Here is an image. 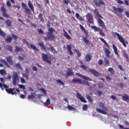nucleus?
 Listing matches in <instances>:
<instances>
[{"mask_svg": "<svg viewBox=\"0 0 129 129\" xmlns=\"http://www.w3.org/2000/svg\"><path fill=\"white\" fill-rule=\"evenodd\" d=\"M86 17L87 23H89V24H94V21H93V17L90 13H88L86 15Z\"/></svg>", "mask_w": 129, "mask_h": 129, "instance_id": "10", "label": "nucleus"}, {"mask_svg": "<svg viewBox=\"0 0 129 129\" xmlns=\"http://www.w3.org/2000/svg\"><path fill=\"white\" fill-rule=\"evenodd\" d=\"M77 76H78V77H80L81 78H83V79H85V80H88V78L87 77H85L79 73H76Z\"/></svg>", "mask_w": 129, "mask_h": 129, "instance_id": "31", "label": "nucleus"}, {"mask_svg": "<svg viewBox=\"0 0 129 129\" xmlns=\"http://www.w3.org/2000/svg\"><path fill=\"white\" fill-rule=\"evenodd\" d=\"M67 108L69 110H75V108L72 107L71 105H68L67 106Z\"/></svg>", "mask_w": 129, "mask_h": 129, "instance_id": "44", "label": "nucleus"}, {"mask_svg": "<svg viewBox=\"0 0 129 129\" xmlns=\"http://www.w3.org/2000/svg\"><path fill=\"white\" fill-rule=\"evenodd\" d=\"M27 7H28L27 4L24 3H22V7L23 8V9L25 10V13L26 14V15H28V16H29V15H31L32 14V12L31 11V10Z\"/></svg>", "mask_w": 129, "mask_h": 129, "instance_id": "7", "label": "nucleus"}, {"mask_svg": "<svg viewBox=\"0 0 129 129\" xmlns=\"http://www.w3.org/2000/svg\"><path fill=\"white\" fill-rule=\"evenodd\" d=\"M23 77L27 78V79H29V74H23Z\"/></svg>", "mask_w": 129, "mask_h": 129, "instance_id": "61", "label": "nucleus"}, {"mask_svg": "<svg viewBox=\"0 0 129 129\" xmlns=\"http://www.w3.org/2000/svg\"><path fill=\"white\" fill-rule=\"evenodd\" d=\"M6 5L7 7H9V8H11V7H12V4H11V2L9 1L7 2Z\"/></svg>", "mask_w": 129, "mask_h": 129, "instance_id": "53", "label": "nucleus"}, {"mask_svg": "<svg viewBox=\"0 0 129 129\" xmlns=\"http://www.w3.org/2000/svg\"><path fill=\"white\" fill-rule=\"evenodd\" d=\"M124 4L126 6H129V0H125Z\"/></svg>", "mask_w": 129, "mask_h": 129, "instance_id": "64", "label": "nucleus"}, {"mask_svg": "<svg viewBox=\"0 0 129 129\" xmlns=\"http://www.w3.org/2000/svg\"><path fill=\"white\" fill-rule=\"evenodd\" d=\"M122 99L124 101H128L129 100V96L126 94H124L123 96H122Z\"/></svg>", "mask_w": 129, "mask_h": 129, "instance_id": "23", "label": "nucleus"}, {"mask_svg": "<svg viewBox=\"0 0 129 129\" xmlns=\"http://www.w3.org/2000/svg\"><path fill=\"white\" fill-rule=\"evenodd\" d=\"M83 40H84L85 43H86V44H88V43H89V40H88L86 37H84Z\"/></svg>", "mask_w": 129, "mask_h": 129, "instance_id": "49", "label": "nucleus"}, {"mask_svg": "<svg viewBox=\"0 0 129 129\" xmlns=\"http://www.w3.org/2000/svg\"><path fill=\"white\" fill-rule=\"evenodd\" d=\"M108 70V72L110 73V74H112L113 75V74L115 73V71L112 68H109Z\"/></svg>", "mask_w": 129, "mask_h": 129, "instance_id": "37", "label": "nucleus"}, {"mask_svg": "<svg viewBox=\"0 0 129 129\" xmlns=\"http://www.w3.org/2000/svg\"><path fill=\"white\" fill-rule=\"evenodd\" d=\"M40 91H42L43 93L45 94V95H47V91H46L45 89L43 88H40Z\"/></svg>", "mask_w": 129, "mask_h": 129, "instance_id": "47", "label": "nucleus"}, {"mask_svg": "<svg viewBox=\"0 0 129 129\" xmlns=\"http://www.w3.org/2000/svg\"><path fill=\"white\" fill-rule=\"evenodd\" d=\"M16 67L17 68H19V69L22 68V66H21V64L19 63L16 64Z\"/></svg>", "mask_w": 129, "mask_h": 129, "instance_id": "59", "label": "nucleus"}, {"mask_svg": "<svg viewBox=\"0 0 129 129\" xmlns=\"http://www.w3.org/2000/svg\"><path fill=\"white\" fill-rule=\"evenodd\" d=\"M112 36L113 37H117L119 40L120 38H122V37L120 36V35H119V33H117V32H113Z\"/></svg>", "mask_w": 129, "mask_h": 129, "instance_id": "34", "label": "nucleus"}, {"mask_svg": "<svg viewBox=\"0 0 129 129\" xmlns=\"http://www.w3.org/2000/svg\"><path fill=\"white\" fill-rule=\"evenodd\" d=\"M76 97L78 99H80V100H81L82 102H84V103H86L87 102V101H86V100H85L84 98H83V96H82V95H81V94H80V93H77Z\"/></svg>", "mask_w": 129, "mask_h": 129, "instance_id": "12", "label": "nucleus"}, {"mask_svg": "<svg viewBox=\"0 0 129 129\" xmlns=\"http://www.w3.org/2000/svg\"><path fill=\"white\" fill-rule=\"evenodd\" d=\"M0 61L2 63H4V64H5V65H6L7 67H8V68H10V67H11L10 66V64H9V63H8V62H7V61H6V60L2 59Z\"/></svg>", "mask_w": 129, "mask_h": 129, "instance_id": "35", "label": "nucleus"}, {"mask_svg": "<svg viewBox=\"0 0 129 129\" xmlns=\"http://www.w3.org/2000/svg\"><path fill=\"white\" fill-rule=\"evenodd\" d=\"M83 83L84 84H86L87 86H90V84H89V82H88L87 81H84Z\"/></svg>", "mask_w": 129, "mask_h": 129, "instance_id": "56", "label": "nucleus"}, {"mask_svg": "<svg viewBox=\"0 0 129 129\" xmlns=\"http://www.w3.org/2000/svg\"><path fill=\"white\" fill-rule=\"evenodd\" d=\"M86 97L90 102H92L93 101V100H92V98H91V96L90 95H86Z\"/></svg>", "mask_w": 129, "mask_h": 129, "instance_id": "39", "label": "nucleus"}, {"mask_svg": "<svg viewBox=\"0 0 129 129\" xmlns=\"http://www.w3.org/2000/svg\"><path fill=\"white\" fill-rule=\"evenodd\" d=\"M83 110H87L88 109V106L87 105H84L83 106Z\"/></svg>", "mask_w": 129, "mask_h": 129, "instance_id": "52", "label": "nucleus"}, {"mask_svg": "<svg viewBox=\"0 0 129 129\" xmlns=\"http://www.w3.org/2000/svg\"><path fill=\"white\" fill-rule=\"evenodd\" d=\"M99 39L101 42H102V43H104L105 46H106L107 47L109 48V45L108 44V43H107V42H106V41H105V40H104V39H103L102 37H99Z\"/></svg>", "mask_w": 129, "mask_h": 129, "instance_id": "28", "label": "nucleus"}, {"mask_svg": "<svg viewBox=\"0 0 129 129\" xmlns=\"http://www.w3.org/2000/svg\"><path fill=\"white\" fill-rule=\"evenodd\" d=\"M6 50L7 51H9V52H11V53L13 52V46H12V45H6Z\"/></svg>", "mask_w": 129, "mask_h": 129, "instance_id": "32", "label": "nucleus"}, {"mask_svg": "<svg viewBox=\"0 0 129 129\" xmlns=\"http://www.w3.org/2000/svg\"><path fill=\"white\" fill-rule=\"evenodd\" d=\"M12 36L13 39H14V40H17L18 36H17V35H16L15 34H12Z\"/></svg>", "mask_w": 129, "mask_h": 129, "instance_id": "63", "label": "nucleus"}, {"mask_svg": "<svg viewBox=\"0 0 129 129\" xmlns=\"http://www.w3.org/2000/svg\"><path fill=\"white\" fill-rule=\"evenodd\" d=\"M104 62L105 63V66H109V60L107 58H104Z\"/></svg>", "mask_w": 129, "mask_h": 129, "instance_id": "40", "label": "nucleus"}, {"mask_svg": "<svg viewBox=\"0 0 129 129\" xmlns=\"http://www.w3.org/2000/svg\"><path fill=\"white\" fill-rule=\"evenodd\" d=\"M27 45L28 46L30 45L31 49H33V50H34V51H36V52H39V49H38L37 47L35 46L34 44L31 43V44H27Z\"/></svg>", "mask_w": 129, "mask_h": 129, "instance_id": "22", "label": "nucleus"}, {"mask_svg": "<svg viewBox=\"0 0 129 129\" xmlns=\"http://www.w3.org/2000/svg\"><path fill=\"white\" fill-rule=\"evenodd\" d=\"M0 74L1 75H6L7 74V73L6 72V71L4 69H2L0 70Z\"/></svg>", "mask_w": 129, "mask_h": 129, "instance_id": "43", "label": "nucleus"}, {"mask_svg": "<svg viewBox=\"0 0 129 129\" xmlns=\"http://www.w3.org/2000/svg\"><path fill=\"white\" fill-rule=\"evenodd\" d=\"M104 50L105 53L106 57L107 58H110V54H111L110 50L107 48H104Z\"/></svg>", "mask_w": 129, "mask_h": 129, "instance_id": "16", "label": "nucleus"}, {"mask_svg": "<svg viewBox=\"0 0 129 129\" xmlns=\"http://www.w3.org/2000/svg\"><path fill=\"white\" fill-rule=\"evenodd\" d=\"M38 32L39 34H41V35H44V31H43V30L41 28H39L37 29Z\"/></svg>", "mask_w": 129, "mask_h": 129, "instance_id": "46", "label": "nucleus"}, {"mask_svg": "<svg viewBox=\"0 0 129 129\" xmlns=\"http://www.w3.org/2000/svg\"><path fill=\"white\" fill-rule=\"evenodd\" d=\"M122 55L124 58H125L127 62L129 61L128 54L125 53V50L122 51Z\"/></svg>", "mask_w": 129, "mask_h": 129, "instance_id": "26", "label": "nucleus"}, {"mask_svg": "<svg viewBox=\"0 0 129 129\" xmlns=\"http://www.w3.org/2000/svg\"><path fill=\"white\" fill-rule=\"evenodd\" d=\"M113 50L117 57H119V54H118V51H117V47L114 44L112 45Z\"/></svg>", "mask_w": 129, "mask_h": 129, "instance_id": "19", "label": "nucleus"}, {"mask_svg": "<svg viewBox=\"0 0 129 129\" xmlns=\"http://www.w3.org/2000/svg\"><path fill=\"white\" fill-rule=\"evenodd\" d=\"M63 32H64V34H63L64 37L67 38V39H68V40H71V39H72L71 36H70V35H69V34H68L67 32H66L64 30H63Z\"/></svg>", "mask_w": 129, "mask_h": 129, "instance_id": "27", "label": "nucleus"}, {"mask_svg": "<svg viewBox=\"0 0 129 129\" xmlns=\"http://www.w3.org/2000/svg\"><path fill=\"white\" fill-rule=\"evenodd\" d=\"M112 9H113L114 13L115 15L117 16V17H119V18H122V13H123V9L121 8H117L113 6Z\"/></svg>", "mask_w": 129, "mask_h": 129, "instance_id": "5", "label": "nucleus"}, {"mask_svg": "<svg viewBox=\"0 0 129 129\" xmlns=\"http://www.w3.org/2000/svg\"><path fill=\"white\" fill-rule=\"evenodd\" d=\"M67 48L68 51L70 53V55H73V52H72V44L67 45Z\"/></svg>", "mask_w": 129, "mask_h": 129, "instance_id": "18", "label": "nucleus"}, {"mask_svg": "<svg viewBox=\"0 0 129 129\" xmlns=\"http://www.w3.org/2000/svg\"><path fill=\"white\" fill-rule=\"evenodd\" d=\"M12 40H13V38L11 37V36H10V35H8L7 37V38L5 39L6 42H7V43H12Z\"/></svg>", "mask_w": 129, "mask_h": 129, "instance_id": "30", "label": "nucleus"}, {"mask_svg": "<svg viewBox=\"0 0 129 129\" xmlns=\"http://www.w3.org/2000/svg\"><path fill=\"white\" fill-rule=\"evenodd\" d=\"M48 35L50 36L51 38H52V40L53 41L54 39H55V35H53V33L55 31V29L52 27L48 28Z\"/></svg>", "mask_w": 129, "mask_h": 129, "instance_id": "11", "label": "nucleus"}, {"mask_svg": "<svg viewBox=\"0 0 129 129\" xmlns=\"http://www.w3.org/2000/svg\"><path fill=\"white\" fill-rule=\"evenodd\" d=\"M56 82H57V83H59V84H61V85H65V83L60 80H57Z\"/></svg>", "mask_w": 129, "mask_h": 129, "instance_id": "48", "label": "nucleus"}, {"mask_svg": "<svg viewBox=\"0 0 129 129\" xmlns=\"http://www.w3.org/2000/svg\"><path fill=\"white\" fill-rule=\"evenodd\" d=\"M119 40L120 42L121 43H122L123 46H124V47H126V44H128V42H127V41H124V39H123V37H121ZM125 43H126V44Z\"/></svg>", "mask_w": 129, "mask_h": 129, "instance_id": "20", "label": "nucleus"}, {"mask_svg": "<svg viewBox=\"0 0 129 129\" xmlns=\"http://www.w3.org/2000/svg\"><path fill=\"white\" fill-rule=\"evenodd\" d=\"M41 56L42 59L44 62H46V63H47V64H51V60L53 59L52 55H49L48 56V54L42 53H41ZM48 59H49L50 60H49Z\"/></svg>", "mask_w": 129, "mask_h": 129, "instance_id": "4", "label": "nucleus"}, {"mask_svg": "<svg viewBox=\"0 0 129 129\" xmlns=\"http://www.w3.org/2000/svg\"><path fill=\"white\" fill-rule=\"evenodd\" d=\"M76 53L77 54V55L78 56V57H80V56H81V53L80 51H79V50L76 49Z\"/></svg>", "mask_w": 129, "mask_h": 129, "instance_id": "50", "label": "nucleus"}, {"mask_svg": "<svg viewBox=\"0 0 129 129\" xmlns=\"http://www.w3.org/2000/svg\"><path fill=\"white\" fill-rule=\"evenodd\" d=\"M89 71L92 75L96 77H99V76H100V73L96 71L95 70H90Z\"/></svg>", "mask_w": 129, "mask_h": 129, "instance_id": "13", "label": "nucleus"}, {"mask_svg": "<svg viewBox=\"0 0 129 129\" xmlns=\"http://www.w3.org/2000/svg\"><path fill=\"white\" fill-rule=\"evenodd\" d=\"M94 4L96 7H101V6H105V3L103 0H93Z\"/></svg>", "mask_w": 129, "mask_h": 129, "instance_id": "9", "label": "nucleus"}, {"mask_svg": "<svg viewBox=\"0 0 129 129\" xmlns=\"http://www.w3.org/2000/svg\"><path fill=\"white\" fill-rule=\"evenodd\" d=\"M6 60L7 62L10 64V65H13L14 64V61H13V56H9V57H7Z\"/></svg>", "mask_w": 129, "mask_h": 129, "instance_id": "17", "label": "nucleus"}, {"mask_svg": "<svg viewBox=\"0 0 129 129\" xmlns=\"http://www.w3.org/2000/svg\"><path fill=\"white\" fill-rule=\"evenodd\" d=\"M38 19L40 20V22L41 23H44L45 20H44V18H43V14L41 13H40L38 16Z\"/></svg>", "mask_w": 129, "mask_h": 129, "instance_id": "29", "label": "nucleus"}, {"mask_svg": "<svg viewBox=\"0 0 129 129\" xmlns=\"http://www.w3.org/2000/svg\"><path fill=\"white\" fill-rule=\"evenodd\" d=\"M44 105H50L51 104V100L50 99H47L45 102L44 103Z\"/></svg>", "mask_w": 129, "mask_h": 129, "instance_id": "41", "label": "nucleus"}, {"mask_svg": "<svg viewBox=\"0 0 129 129\" xmlns=\"http://www.w3.org/2000/svg\"><path fill=\"white\" fill-rule=\"evenodd\" d=\"M118 68L120 70H121V71H124V70L123 69V68H122V66H121V65H119L118 66Z\"/></svg>", "mask_w": 129, "mask_h": 129, "instance_id": "60", "label": "nucleus"}, {"mask_svg": "<svg viewBox=\"0 0 129 129\" xmlns=\"http://www.w3.org/2000/svg\"><path fill=\"white\" fill-rule=\"evenodd\" d=\"M4 88L6 89V91L8 93V94H12V95H14V94H17V92L15 91L16 88H9V86L7 85L6 84H3L0 82V88H1L2 90H4Z\"/></svg>", "mask_w": 129, "mask_h": 129, "instance_id": "2", "label": "nucleus"}, {"mask_svg": "<svg viewBox=\"0 0 129 129\" xmlns=\"http://www.w3.org/2000/svg\"><path fill=\"white\" fill-rule=\"evenodd\" d=\"M18 86L19 88H21V89H26V87L24 85L18 84Z\"/></svg>", "mask_w": 129, "mask_h": 129, "instance_id": "51", "label": "nucleus"}, {"mask_svg": "<svg viewBox=\"0 0 129 129\" xmlns=\"http://www.w3.org/2000/svg\"><path fill=\"white\" fill-rule=\"evenodd\" d=\"M80 67H81L82 69H84V70H85V69H87V67H86V66H85V65H84V64L81 65Z\"/></svg>", "mask_w": 129, "mask_h": 129, "instance_id": "62", "label": "nucleus"}, {"mask_svg": "<svg viewBox=\"0 0 129 129\" xmlns=\"http://www.w3.org/2000/svg\"><path fill=\"white\" fill-rule=\"evenodd\" d=\"M74 76V72H73L72 69L69 68L68 69L67 73L66 76L69 77V76Z\"/></svg>", "mask_w": 129, "mask_h": 129, "instance_id": "14", "label": "nucleus"}, {"mask_svg": "<svg viewBox=\"0 0 129 129\" xmlns=\"http://www.w3.org/2000/svg\"><path fill=\"white\" fill-rule=\"evenodd\" d=\"M1 11L2 12V14H3V16L5 18H10V16L8 14H7V11L6 10V8H5L4 7H2Z\"/></svg>", "mask_w": 129, "mask_h": 129, "instance_id": "15", "label": "nucleus"}, {"mask_svg": "<svg viewBox=\"0 0 129 129\" xmlns=\"http://www.w3.org/2000/svg\"><path fill=\"white\" fill-rule=\"evenodd\" d=\"M22 50V48L16 46L15 47V49L14 50V52H15V53H16L17 54H18V53H19V52H20V51H21Z\"/></svg>", "mask_w": 129, "mask_h": 129, "instance_id": "36", "label": "nucleus"}, {"mask_svg": "<svg viewBox=\"0 0 129 129\" xmlns=\"http://www.w3.org/2000/svg\"><path fill=\"white\" fill-rule=\"evenodd\" d=\"M91 28L94 30L95 32H99V34L102 37H105V33L103 32L102 29L95 26H92Z\"/></svg>", "mask_w": 129, "mask_h": 129, "instance_id": "6", "label": "nucleus"}, {"mask_svg": "<svg viewBox=\"0 0 129 129\" xmlns=\"http://www.w3.org/2000/svg\"><path fill=\"white\" fill-rule=\"evenodd\" d=\"M72 83H82V80L80 79H74L72 80Z\"/></svg>", "mask_w": 129, "mask_h": 129, "instance_id": "21", "label": "nucleus"}, {"mask_svg": "<svg viewBox=\"0 0 129 129\" xmlns=\"http://www.w3.org/2000/svg\"><path fill=\"white\" fill-rule=\"evenodd\" d=\"M28 99H34L35 98V94L34 93L32 94L31 95H28L27 97Z\"/></svg>", "mask_w": 129, "mask_h": 129, "instance_id": "42", "label": "nucleus"}, {"mask_svg": "<svg viewBox=\"0 0 129 129\" xmlns=\"http://www.w3.org/2000/svg\"><path fill=\"white\" fill-rule=\"evenodd\" d=\"M106 80H108L109 81H111V80H112V79H111V78L108 76H106Z\"/></svg>", "mask_w": 129, "mask_h": 129, "instance_id": "58", "label": "nucleus"}, {"mask_svg": "<svg viewBox=\"0 0 129 129\" xmlns=\"http://www.w3.org/2000/svg\"><path fill=\"white\" fill-rule=\"evenodd\" d=\"M20 81V78H19V75H18V73L16 72H14L13 77V85H17V81Z\"/></svg>", "mask_w": 129, "mask_h": 129, "instance_id": "8", "label": "nucleus"}, {"mask_svg": "<svg viewBox=\"0 0 129 129\" xmlns=\"http://www.w3.org/2000/svg\"><path fill=\"white\" fill-rule=\"evenodd\" d=\"M6 24L8 27H12V21L10 20H6Z\"/></svg>", "mask_w": 129, "mask_h": 129, "instance_id": "38", "label": "nucleus"}, {"mask_svg": "<svg viewBox=\"0 0 129 129\" xmlns=\"http://www.w3.org/2000/svg\"><path fill=\"white\" fill-rule=\"evenodd\" d=\"M0 36L2 37H6V33L2 30V29L0 28Z\"/></svg>", "mask_w": 129, "mask_h": 129, "instance_id": "45", "label": "nucleus"}, {"mask_svg": "<svg viewBox=\"0 0 129 129\" xmlns=\"http://www.w3.org/2000/svg\"><path fill=\"white\" fill-rule=\"evenodd\" d=\"M115 2H117V4H119L120 5H123V1L121 0H115Z\"/></svg>", "mask_w": 129, "mask_h": 129, "instance_id": "54", "label": "nucleus"}, {"mask_svg": "<svg viewBox=\"0 0 129 129\" xmlns=\"http://www.w3.org/2000/svg\"><path fill=\"white\" fill-rule=\"evenodd\" d=\"M98 64L99 65H102L103 64V60L102 59H99L98 60Z\"/></svg>", "mask_w": 129, "mask_h": 129, "instance_id": "57", "label": "nucleus"}, {"mask_svg": "<svg viewBox=\"0 0 129 129\" xmlns=\"http://www.w3.org/2000/svg\"><path fill=\"white\" fill-rule=\"evenodd\" d=\"M38 45L39 46V47H41L45 51H47V48H46V46H45L43 42H38Z\"/></svg>", "mask_w": 129, "mask_h": 129, "instance_id": "33", "label": "nucleus"}, {"mask_svg": "<svg viewBox=\"0 0 129 129\" xmlns=\"http://www.w3.org/2000/svg\"><path fill=\"white\" fill-rule=\"evenodd\" d=\"M63 3L64 5H66L67 6H68V4L69 3H70V1L69 0H63Z\"/></svg>", "mask_w": 129, "mask_h": 129, "instance_id": "55", "label": "nucleus"}, {"mask_svg": "<svg viewBox=\"0 0 129 129\" xmlns=\"http://www.w3.org/2000/svg\"><path fill=\"white\" fill-rule=\"evenodd\" d=\"M85 59L88 62L91 61V59H92V57H91V53H88L85 56Z\"/></svg>", "mask_w": 129, "mask_h": 129, "instance_id": "24", "label": "nucleus"}, {"mask_svg": "<svg viewBox=\"0 0 129 129\" xmlns=\"http://www.w3.org/2000/svg\"><path fill=\"white\" fill-rule=\"evenodd\" d=\"M28 5L31 11H32V12H34V6H33V4H32V2H31V1H28Z\"/></svg>", "mask_w": 129, "mask_h": 129, "instance_id": "25", "label": "nucleus"}, {"mask_svg": "<svg viewBox=\"0 0 129 129\" xmlns=\"http://www.w3.org/2000/svg\"><path fill=\"white\" fill-rule=\"evenodd\" d=\"M94 14L95 15L96 18H97L98 20V23L100 25V26L104 30H105L106 31H107V29H106V26H105V25L104 24V22L101 19H103V17L101 16L99 14V11H98V9H95L94 10Z\"/></svg>", "mask_w": 129, "mask_h": 129, "instance_id": "1", "label": "nucleus"}, {"mask_svg": "<svg viewBox=\"0 0 129 129\" xmlns=\"http://www.w3.org/2000/svg\"><path fill=\"white\" fill-rule=\"evenodd\" d=\"M98 105L99 107H101V108L103 110L99 108H96V110H97L98 112H99V113H102V114H105V115L107 114V112H106V111H107V108H106V107L104 106V104H103L101 102H100L98 103Z\"/></svg>", "mask_w": 129, "mask_h": 129, "instance_id": "3", "label": "nucleus"}]
</instances>
